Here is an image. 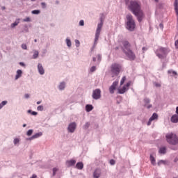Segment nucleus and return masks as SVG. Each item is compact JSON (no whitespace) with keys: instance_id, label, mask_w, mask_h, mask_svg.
Here are the masks:
<instances>
[{"instance_id":"f257e3e1","label":"nucleus","mask_w":178,"mask_h":178,"mask_svg":"<svg viewBox=\"0 0 178 178\" xmlns=\"http://www.w3.org/2000/svg\"><path fill=\"white\" fill-rule=\"evenodd\" d=\"M128 10L131 12L132 15H135L138 23H141L145 17L144 11L141 10V4L136 0H131L128 4Z\"/></svg>"},{"instance_id":"f03ea898","label":"nucleus","mask_w":178,"mask_h":178,"mask_svg":"<svg viewBox=\"0 0 178 178\" xmlns=\"http://www.w3.org/2000/svg\"><path fill=\"white\" fill-rule=\"evenodd\" d=\"M136 20L133 17V15L131 13H129L126 15V21H125V29L128 31L133 32L136 30Z\"/></svg>"},{"instance_id":"7ed1b4c3","label":"nucleus","mask_w":178,"mask_h":178,"mask_svg":"<svg viewBox=\"0 0 178 178\" xmlns=\"http://www.w3.org/2000/svg\"><path fill=\"white\" fill-rule=\"evenodd\" d=\"M166 142L170 144V145H178V137L176 134L171 132L166 134L165 135Z\"/></svg>"},{"instance_id":"20e7f679","label":"nucleus","mask_w":178,"mask_h":178,"mask_svg":"<svg viewBox=\"0 0 178 178\" xmlns=\"http://www.w3.org/2000/svg\"><path fill=\"white\" fill-rule=\"evenodd\" d=\"M169 54V50L166 47H160L155 51V54L159 59H165Z\"/></svg>"},{"instance_id":"39448f33","label":"nucleus","mask_w":178,"mask_h":178,"mask_svg":"<svg viewBox=\"0 0 178 178\" xmlns=\"http://www.w3.org/2000/svg\"><path fill=\"white\" fill-rule=\"evenodd\" d=\"M100 22L97 24V27L95 32V44H97V41L99 39V35L101 34V30L102 29V26H104V17L102 15L99 17Z\"/></svg>"},{"instance_id":"423d86ee","label":"nucleus","mask_w":178,"mask_h":178,"mask_svg":"<svg viewBox=\"0 0 178 178\" xmlns=\"http://www.w3.org/2000/svg\"><path fill=\"white\" fill-rule=\"evenodd\" d=\"M111 70L114 76H119L120 70H122V66L120 64L113 63L111 65Z\"/></svg>"},{"instance_id":"0eeeda50","label":"nucleus","mask_w":178,"mask_h":178,"mask_svg":"<svg viewBox=\"0 0 178 178\" xmlns=\"http://www.w3.org/2000/svg\"><path fill=\"white\" fill-rule=\"evenodd\" d=\"M124 55L128 58V60H136V54L134 51L129 49V50H127L126 51L123 52Z\"/></svg>"},{"instance_id":"6e6552de","label":"nucleus","mask_w":178,"mask_h":178,"mask_svg":"<svg viewBox=\"0 0 178 178\" xmlns=\"http://www.w3.org/2000/svg\"><path fill=\"white\" fill-rule=\"evenodd\" d=\"M131 86V81H128L127 84L124 85L122 88H118V94H124L126 91H128L129 87Z\"/></svg>"},{"instance_id":"1a4fd4ad","label":"nucleus","mask_w":178,"mask_h":178,"mask_svg":"<svg viewBox=\"0 0 178 178\" xmlns=\"http://www.w3.org/2000/svg\"><path fill=\"white\" fill-rule=\"evenodd\" d=\"M122 45L121 46V49L122 52H125L126 51H129V49H131V44H130V42L127 40H123L122 41Z\"/></svg>"},{"instance_id":"9d476101","label":"nucleus","mask_w":178,"mask_h":178,"mask_svg":"<svg viewBox=\"0 0 178 178\" xmlns=\"http://www.w3.org/2000/svg\"><path fill=\"white\" fill-rule=\"evenodd\" d=\"M92 98L95 100L101 99V89L97 88L92 91Z\"/></svg>"},{"instance_id":"9b49d317","label":"nucleus","mask_w":178,"mask_h":178,"mask_svg":"<svg viewBox=\"0 0 178 178\" xmlns=\"http://www.w3.org/2000/svg\"><path fill=\"white\" fill-rule=\"evenodd\" d=\"M119 84V81H115L113 82L112 85L109 87V92L110 94H115V91Z\"/></svg>"},{"instance_id":"f8f14e48","label":"nucleus","mask_w":178,"mask_h":178,"mask_svg":"<svg viewBox=\"0 0 178 178\" xmlns=\"http://www.w3.org/2000/svg\"><path fill=\"white\" fill-rule=\"evenodd\" d=\"M76 127H77V124H76V122H73L69 124L67 130L69 133H74V131L76 130Z\"/></svg>"},{"instance_id":"ddd939ff","label":"nucleus","mask_w":178,"mask_h":178,"mask_svg":"<svg viewBox=\"0 0 178 178\" xmlns=\"http://www.w3.org/2000/svg\"><path fill=\"white\" fill-rule=\"evenodd\" d=\"M38 72L39 74L41 76L45 74V70H44V67L42 66V64L38 63Z\"/></svg>"},{"instance_id":"4468645a","label":"nucleus","mask_w":178,"mask_h":178,"mask_svg":"<svg viewBox=\"0 0 178 178\" xmlns=\"http://www.w3.org/2000/svg\"><path fill=\"white\" fill-rule=\"evenodd\" d=\"M100 176H101V170L96 169L93 172V177L99 178Z\"/></svg>"},{"instance_id":"2eb2a0df","label":"nucleus","mask_w":178,"mask_h":178,"mask_svg":"<svg viewBox=\"0 0 178 178\" xmlns=\"http://www.w3.org/2000/svg\"><path fill=\"white\" fill-rule=\"evenodd\" d=\"M170 121L172 123H178V115L177 114L172 115Z\"/></svg>"},{"instance_id":"dca6fc26","label":"nucleus","mask_w":178,"mask_h":178,"mask_svg":"<svg viewBox=\"0 0 178 178\" xmlns=\"http://www.w3.org/2000/svg\"><path fill=\"white\" fill-rule=\"evenodd\" d=\"M22 74H23V71L22 70H17L15 80H19L22 77Z\"/></svg>"},{"instance_id":"f3484780","label":"nucleus","mask_w":178,"mask_h":178,"mask_svg":"<svg viewBox=\"0 0 178 178\" xmlns=\"http://www.w3.org/2000/svg\"><path fill=\"white\" fill-rule=\"evenodd\" d=\"M65 88H66V82L65 81L60 82V84L58 85V90H60V91H63Z\"/></svg>"},{"instance_id":"a211bd4d","label":"nucleus","mask_w":178,"mask_h":178,"mask_svg":"<svg viewBox=\"0 0 178 178\" xmlns=\"http://www.w3.org/2000/svg\"><path fill=\"white\" fill-rule=\"evenodd\" d=\"M76 168L79 170H82V169H83V168H84V163H83V162H81V161L78 162L76 164Z\"/></svg>"},{"instance_id":"6ab92c4d","label":"nucleus","mask_w":178,"mask_h":178,"mask_svg":"<svg viewBox=\"0 0 178 178\" xmlns=\"http://www.w3.org/2000/svg\"><path fill=\"white\" fill-rule=\"evenodd\" d=\"M174 9L177 16V20H178V0H175L174 1Z\"/></svg>"},{"instance_id":"aec40b11","label":"nucleus","mask_w":178,"mask_h":178,"mask_svg":"<svg viewBox=\"0 0 178 178\" xmlns=\"http://www.w3.org/2000/svg\"><path fill=\"white\" fill-rule=\"evenodd\" d=\"M92 109H94V106H92V104H86L85 106V111L86 112H91Z\"/></svg>"},{"instance_id":"412c9836","label":"nucleus","mask_w":178,"mask_h":178,"mask_svg":"<svg viewBox=\"0 0 178 178\" xmlns=\"http://www.w3.org/2000/svg\"><path fill=\"white\" fill-rule=\"evenodd\" d=\"M167 150H168V149L166 148V147L163 146L159 148V154H161L162 155H165V154H166Z\"/></svg>"},{"instance_id":"4be33fe9","label":"nucleus","mask_w":178,"mask_h":178,"mask_svg":"<svg viewBox=\"0 0 178 178\" xmlns=\"http://www.w3.org/2000/svg\"><path fill=\"white\" fill-rule=\"evenodd\" d=\"M149 161L153 166H155V165H156V160L155 159V157H154L152 154H150L149 156Z\"/></svg>"},{"instance_id":"5701e85b","label":"nucleus","mask_w":178,"mask_h":178,"mask_svg":"<svg viewBox=\"0 0 178 178\" xmlns=\"http://www.w3.org/2000/svg\"><path fill=\"white\" fill-rule=\"evenodd\" d=\"M19 23H20V19H17L14 23L11 24L10 25L11 29H15V27H16V26H18Z\"/></svg>"},{"instance_id":"b1692460","label":"nucleus","mask_w":178,"mask_h":178,"mask_svg":"<svg viewBox=\"0 0 178 178\" xmlns=\"http://www.w3.org/2000/svg\"><path fill=\"white\" fill-rule=\"evenodd\" d=\"M143 102H144V106H147V105H148V104L151 103V99L148 98V97H145L143 99Z\"/></svg>"},{"instance_id":"393cba45","label":"nucleus","mask_w":178,"mask_h":178,"mask_svg":"<svg viewBox=\"0 0 178 178\" xmlns=\"http://www.w3.org/2000/svg\"><path fill=\"white\" fill-rule=\"evenodd\" d=\"M67 163L68 166H74V165H76V160L71 159L70 161H67Z\"/></svg>"},{"instance_id":"a878e982","label":"nucleus","mask_w":178,"mask_h":178,"mask_svg":"<svg viewBox=\"0 0 178 178\" xmlns=\"http://www.w3.org/2000/svg\"><path fill=\"white\" fill-rule=\"evenodd\" d=\"M65 42H66L67 47H68V48H70V47H72V40H70V38H67L65 39Z\"/></svg>"},{"instance_id":"bb28decb","label":"nucleus","mask_w":178,"mask_h":178,"mask_svg":"<svg viewBox=\"0 0 178 178\" xmlns=\"http://www.w3.org/2000/svg\"><path fill=\"white\" fill-rule=\"evenodd\" d=\"M27 113H30V115H32V116H37L38 115V112L33 111L31 109L28 110Z\"/></svg>"},{"instance_id":"cd10ccee","label":"nucleus","mask_w":178,"mask_h":178,"mask_svg":"<svg viewBox=\"0 0 178 178\" xmlns=\"http://www.w3.org/2000/svg\"><path fill=\"white\" fill-rule=\"evenodd\" d=\"M166 163H168V161L166 160H160L158 161L157 165L158 166H161L162 164L166 165Z\"/></svg>"},{"instance_id":"c85d7f7f","label":"nucleus","mask_w":178,"mask_h":178,"mask_svg":"<svg viewBox=\"0 0 178 178\" xmlns=\"http://www.w3.org/2000/svg\"><path fill=\"white\" fill-rule=\"evenodd\" d=\"M33 136V138L35 140V138H40L42 136V132H38L35 134Z\"/></svg>"},{"instance_id":"c756f323","label":"nucleus","mask_w":178,"mask_h":178,"mask_svg":"<svg viewBox=\"0 0 178 178\" xmlns=\"http://www.w3.org/2000/svg\"><path fill=\"white\" fill-rule=\"evenodd\" d=\"M38 55H40V53L38 52V51L35 50V51H33V55L32 58H33V59H37V58H38Z\"/></svg>"},{"instance_id":"7c9ffc66","label":"nucleus","mask_w":178,"mask_h":178,"mask_svg":"<svg viewBox=\"0 0 178 178\" xmlns=\"http://www.w3.org/2000/svg\"><path fill=\"white\" fill-rule=\"evenodd\" d=\"M150 119L152 120L153 121L156 120V119H158V113H154L150 117Z\"/></svg>"},{"instance_id":"2f4dec72","label":"nucleus","mask_w":178,"mask_h":178,"mask_svg":"<svg viewBox=\"0 0 178 178\" xmlns=\"http://www.w3.org/2000/svg\"><path fill=\"white\" fill-rule=\"evenodd\" d=\"M168 74H173V76H177V72L172 70H169L168 71Z\"/></svg>"},{"instance_id":"473e14b6","label":"nucleus","mask_w":178,"mask_h":178,"mask_svg":"<svg viewBox=\"0 0 178 178\" xmlns=\"http://www.w3.org/2000/svg\"><path fill=\"white\" fill-rule=\"evenodd\" d=\"M33 133H34V130L33 129H29L26 131V136H28V137H30V136L33 135Z\"/></svg>"},{"instance_id":"72a5a7b5","label":"nucleus","mask_w":178,"mask_h":178,"mask_svg":"<svg viewBox=\"0 0 178 178\" xmlns=\"http://www.w3.org/2000/svg\"><path fill=\"white\" fill-rule=\"evenodd\" d=\"M32 15H40L41 13V10H33L31 11Z\"/></svg>"},{"instance_id":"f704fd0d","label":"nucleus","mask_w":178,"mask_h":178,"mask_svg":"<svg viewBox=\"0 0 178 178\" xmlns=\"http://www.w3.org/2000/svg\"><path fill=\"white\" fill-rule=\"evenodd\" d=\"M19 143H20L19 138H14V140H13L14 145H17V144H19Z\"/></svg>"},{"instance_id":"c9c22d12","label":"nucleus","mask_w":178,"mask_h":178,"mask_svg":"<svg viewBox=\"0 0 178 178\" xmlns=\"http://www.w3.org/2000/svg\"><path fill=\"white\" fill-rule=\"evenodd\" d=\"M101 60H102V55L98 54L97 55V63H98V65H99V63H101Z\"/></svg>"},{"instance_id":"e433bc0d","label":"nucleus","mask_w":178,"mask_h":178,"mask_svg":"<svg viewBox=\"0 0 178 178\" xmlns=\"http://www.w3.org/2000/svg\"><path fill=\"white\" fill-rule=\"evenodd\" d=\"M95 70H97V67L95 65L92 66L90 69V72L91 73H94V72H95Z\"/></svg>"},{"instance_id":"4c0bfd02","label":"nucleus","mask_w":178,"mask_h":178,"mask_svg":"<svg viewBox=\"0 0 178 178\" xmlns=\"http://www.w3.org/2000/svg\"><path fill=\"white\" fill-rule=\"evenodd\" d=\"M37 111H40V112H42L44 111V106L40 105L37 107Z\"/></svg>"},{"instance_id":"58836bf2","label":"nucleus","mask_w":178,"mask_h":178,"mask_svg":"<svg viewBox=\"0 0 178 178\" xmlns=\"http://www.w3.org/2000/svg\"><path fill=\"white\" fill-rule=\"evenodd\" d=\"M124 81H126V76H123L120 81V86H123L124 84Z\"/></svg>"},{"instance_id":"ea45409f","label":"nucleus","mask_w":178,"mask_h":178,"mask_svg":"<svg viewBox=\"0 0 178 178\" xmlns=\"http://www.w3.org/2000/svg\"><path fill=\"white\" fill-rule=\"evenodd\" d=\"M88 127H90V122H86L84 125H83V129L85 130H87V129H88Z\"/></svg>"},{"instance_id":"a19ab883","label":"nucleus","mask_w":178,"mask_h":178,"mask_svg":"<svg viewBox=\"0 0 178 178\" xmlns=\"http://www.w3.org/2000/svg\"><path fill=\"white\" fill-rule=\"evenodd\" d=\"M58 168H53V174L52 176H56V172L58 171Z\"/></svg>"},{"instance_id":"79ce46f5","label":"nucleus","mask_w":178,"mask_h":178,"mask_svg":"<svg viewBox=\"0 0 178 178\" xmlns=\"http://www.w3.org/2000/svg\"><path fill=\"white\" fill-rule=\"evenodd\" d=\"M109 163H110V165H111V166H113V165H115V163H116V161L114 159H111L109 161Z\"/></svg>"},{"instance_id":"37998d69","label":"nucleus","mask_w":178,"mask_h":178,"mask_svg":"<svg viewBox=\"0 0 178 178\" xmlns=\"http://www.w3.org/2000/svg\"><path fill=\"white\" fill-rule=\"evenodd\" d=\"M23 22H31V18H30V17H27L23 19Z\"/></svg>"},{"instance_id":"c03bdc74","label":"nucleus","mask_w":178,"mask_h":178,"mask_svg":"<svg viewBox=\"0 0 178 178\" xmlns=\"http://www.w3.org/2000/svg\"><path fill=\"white\" fill-rule=\"evenodd\" d=\"M75 45L76 48H79V47H80V41L79 40H75Z\"/></svg>"},{"instance_id":"a18cd8bd","label":"nucleus","mask_w":178,"mask_h":178,"mask_svg":"<svg viewBox=\"0 0 178 178\" xmlns=\"http://www.w3.org/2000/svg\"><path fill=\"white\" fill-rule=\"evenodd\" d=\"M32 140H35L33 136H31V137H29V138H26V141H32Z\"/></svg>"},{"instance_id":"49530a36","label":"nucleus","mask_w":178,"mask_h":178,"mask_svg":"<svg viewBox=\"0 0 178 178\" xmlns=\"http://www.w3.org/2000/svg\"><path fill=\"white\" fill-rule=\"evenodd\" d=\"M41 6H42V9H45V8H47V3L45 2H42Z\"/></svg>"},{"instance_id":"de8ad7c7","label":"nucleus","mask_w":178,"mask_h":178,"mask_svg":"<svg viewBox=\"0 0 178 178\" xmlns=\"http://www.w3.org/2000/svg\"><path fill=\"white\" fill-rule=\"evenodd\" d=\"M21 48H22V49H27V44H22V45H21Z\"/></svg>"},{"instance_id":"09e8293b","label":"nucleus","mask_w":178,"mask_h":178,"mask_svg":"<svg viewBox=\"0 0 178 178\" xmlns=\"http://www.w3.org/2000/svg\"><path fill=\"white\" fill-rule=\"evenodd\" d=\"M0 104L3 106V107H4L5 105H6V104H8V101H6V100L2 101V102H1Z\"/></svg>"},{"instance_id":"8fccbe9b","label":"nucleus","mask_w":178,"mask_h":178,"mask_svg":"<svg viewBox=\"0 0 178 178\" xmlns=\"http://www.w3.org/2000/svg\"><path fill=\"white\" fill-rule=\"evenodd\" d=\"M79 25L81 26H84V20L81 19L79 21Z\"/></svg>"},{"instance_id":"3c124183","label":"nucleus","mask_w":178,"mask_h":178,"mask_svg":"<svg viewBox=\"0 0 178 178\" xmlns=\"http://www.w3.org/2000/svg\"><path fill=\"white\" fill-rule=\"evenodd\" d=\"M152 121L153 120L151 118H149L147 123V126H151V123H152Z\"/></svg>"},{"instance_id":"603ef678","label":"nucleus","mask_w":178,"mask_h":178,"mask_svg":"<svg viewBox=\"0 0 178 178\" xmlns=\"http://www.w3.org/2000/svg\"><path fill=\"white\" fill-rule=\"evenodd\" d=\"M145 108H147V109H151V108H152V104H147Z\"/></svg>"},{"instance_id":"864d4df0","label":"nucleus","mask_w":178,"mask_h":178,"mask_svg":"<svg viewBox=\"0 0 178 178\" xmlns=\"http://www.w3.org/2000/svg\"><path fill=\"white\" fill-rule=\"evenodd\" d=\"M19 65L22 66V67H26V64L24 62H19Z\"/></svg>"},{"instance_id":"5fc2aeb1","label":"nucleus","mask_w":178,"mask_h":178,"mask_svg":"<svg viewBox=\"0 0 178 178\" xmlns=\"http://www.w3.org/2000/svg\"><path fill=\"white\" fill-rule=\"evenodd\" d=\"M175 48H176L177 49H178V40H177L175 41Z\"/></svg>"},{"instance_id":"6e6d98bb","label":"nucleus","mask_w":178,"mask_h":178,"mask_svg":"<svg viewBox=\"0 0 178 178\" xmlns=\"http://www.w3.org/2000/svg\"><path fill=\"white\" fill-rule=\"evenodd\" d=\"M24 98H26V99H29V98H30V95H29V94H25V95H24Z\"/></svg>"},{"instance_id":"4d7b16f0","label":"nucleus","mask_w":178,"mask_h":178,"mask_svg":"<svg viewBox=\"0 0 178 178\" xmlns=\"http://www.w3.org/2000/svg\"><path fill=\"white\" fill-rule=\"evenodd\" d=\"M159 28H160L161 30H163V24H162V23L159 24Z\"/></svg>"},{"instance_id":"13d9d810","label":"nucleus","mask_w":178,"mask_h":178,"mask_svg":"<svg viewBox=\"0 0 178 178\" xmlns=\"http://www.w3.org/2000/svg\"><path fill=\"white\" fill-rule=\"evenodd\" d=\"M120 102H122V99L118 98V100H117V104H120Z\"/></svg>"},{"instance_id":"bf43d9fd","label":"nucleus","mask_w":178,"mask_h":178,"mask_svg":"<svg viewBox=\"0 0 178 178\" xmlns=\"http://www.w3.org/2000/svg\"><path fill=\"white\" fill-rule=\"evenodd\" d=\"M148 50V48H147V47H143V48H142V51H147Z\"/></svg>"},{"instance_id":"052dcab7","label":"nucleus","mask_w":178,"mask_h":178,"mask_svg":"<svg viewBox=\"0 0 178 178\" xmlns=\"http://www.w3.org/2000/svg\"><path fill=\"white\" fill-rule=\"evenodd\" d=\"M155 87H161V84L158 83H155Z\"/></svg>"},{"instance_id":"680f3d73","label":"nucleus","mask_w":178,"mask_h":178,"mask_svg":"<svg viewBox=\"0 0 178 178\" xmlns=\"http://www.w3.org/2000/svg\"><path fill=\"white\" fill-rule=\"evenodd\" d=\"M31 178H37V175L33 174Z\"/></svg>"},{"instance_id":"e2e57ef3","label":"nucleus","mask_w":178,"mask_h":178,"mask_svg":"<svg viewBox=\"0 0 178 178\" xmlns=\"http://www.w3.org/2000/svg\"><path fill=\"white\" fill-rule=\"evenodd\" d=\"M175 113H177L176 115H178V106L176 107V111H175Z\"/></svg>"},{"instance_id":"0e129e2a","label":"nucleus","mask_w":178,"mask_h":178,"mask_svg":"<svg viewBox=\"0 0 178 178\" xmlns=\"http://www.w3.org/2000/svg\"><path fill=\"white\" fill-rule=\"evenodd\" d=\"M92 61H93V62H97V58L93 57V58H92Z\"/></svg>"},{"instance_id":"69168bd1","label":"nucleus","mask_w":178,"mask_h":178,"mask_svg":"<svg viewBox=\"0 0 178 178\" xmlns=\"http://www.w3.org/2000/svg\"><path fill=\"white\" fill-rule=\"evenodd\" d=\"M6 9V7H5V6H2V7H1V10H5Z\"/></svg>"},{"instance_id":"338daca9","label":"nucleus","mask_w":178,"mask_h":178,"mask_svg":"<svg viewBox=\"0 0 178 178\" xmlns=\"http://www.w3.org/2000/svg\"><path fill=\"white\" fill-rule=\"evenodd\" d=\"M25 31L27 33V31H29V29H27V25L25 26Z\"/></svg>"},{"instance_id":"774afa93","label":"nucleus","mask_w":178,"mask_h":178,"mask_svg":"<svg viewBox=\"0 0 178 178\" xmlns=\"http://www.w3.org/2000/svg\"><path fill=\"white\" fill-rule=\"evenodd\" d=\"M171 149H173L174 151H176L177 149L175 148V147H171Z\"/></svg>"}]
</instances>
